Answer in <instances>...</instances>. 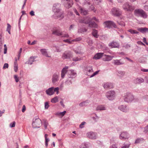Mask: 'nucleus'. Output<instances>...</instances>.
Listing matches in <instances>:
<instances>
[{"instance_id": "obj_31", "label": "nucleus", "mask_w": 148, "mask_h": 148, "mask_svg": "<svg viewBox=\"0 0 148 148\" xmlns=\"http://www.w3.org/2000/svg\"><path fill=\"white\" fill-rule=\"evenodd\" d=\"M35 58L34 57H31L29 59L27 63L28 64H32L33 62L35 61Z\"/></svg>"}, {"instance_id": "obj_7", "label": "nucleus", "mask_w": 148, "mask_h": 148, "mask_svg": "<svg viewBox=\"0 0 148 148\" xmlns=\"http://www.w3.org/2000/svg\"><path fill=\"white\" fill-rule=\"evenodd\" d=\"M111 12L112 14L115 16H119L122 14V11L118 8H114L111 10Z\"/></svg>"}, {"instance_id": "obj_61", "label": "nucleus", "mask_w": 148, "mask_h": 148, "mask_svg": "<svg viewBox=\"0 0 148 148\" xmlns=\"http://www.w3.org/2000/svg\"><path fill=\"white\" fill-rule=\"evenodd\" d=\"M123 47L126 49H127L129 48L130 46L129 45L126 44L123 45Z\"/></svg>"}, {"instance_id": "obj_59", "label": "nucleus", "mask_w": 148, "mask_h": 148, "mask_svg": "<svg viewBox=\"0 0 148 148\" xmlns=\"http://www.w3.org/2000/svg\"><path fill=\"white\" fill-rule=\"evenodd\" d=\"M73 10L74 12L76 14V15H79V13L78 12L77 10L75 8H73Z\"/></svg>"}, {"instance_id": "obj_27", "label": "nucleus", "mask_w": 148, "mask_h": 148, "mask_svg": "<svg viewBox=\"0 0 148 148\" xmlns=\"http://www.w3.org/2000/svg\"><path fill=\"white\" fill-rule=\"evenodd\" d=\"M137 30L143 33H144L146 32H148V28L146 27L138 28Z\"/></svg>"}, {"instance_id": "obj_15", "label": "nucleus", "mask_w": 148, "mask_h": 148, "mask_svg": "<svg viewBox=\"0 0 148 148\" xmlns=\"http://www.w3.org/2000/svg\"><path fill=\"white\" fill-rule=\"evenodd\" d=\"M69 67L68 66H65L62 69L61 71V77L63 79L65 77L66 74L67 73V69Z\"/></svg>"}, {"instance_id": "obj_60", "label": "nucleus", "mask_w": 148, "mask_h": 148, "mask_svg": "<svg viewBox=\"0 0 148 148\" xmlns=\"http://www.w3.org/2000/svg\"><path fill=\"white\" fill-rule=\"evenodd\" d=\"M88 43L89 45H91L93 43V41L92 40H89L88 41Z\"/></svg>"}, {"instance_id": "obj_18", "label": "nucleus", "mask_w": 148, "mask_h": 148, "mask_svg": "<svg viewBox=\"0 0 148 148\" xmlns=\"http://www.w3.org/2000/svg\"><path fill=\"white\" fill-rule=\"evenodd\" d=\"M121 59L113 60L112 63L115 65H119L123 64L124 63L123 62H121Z\"/></svg>"}, {"instance_id": "obj_14", "label": "nucleus", "mask_w": 148, "mask_h": 148, "mask_svg": "<svg viewBox=\"0 0 148 148\" xmlns=\"http://www.w3.org/2000/svg\"><path fill=\"white\" fill-rule=\"evenodd\" d=\"M73 4V0H68L63 4L66 8H69L72 7Z\"/></svg>"}, {"instance_id": "obj_42", "label": "nucleus", "mask_w": 148, "mask_h": 148, "mask_svg": "<svg viewBox=\"0 0 148 148\" xmlns=\"http://www.w3.org/2000/svg\"><path fill=\"white\" fill-rule=\"evenodd\" d=\"M143 139L141 138H138L135 141V143H137L140 142L141 141H143Z\"/></svg>"}, {"instance_id": "obj_3", "label": "nucleus", "mask_w": 148, "mask_h": 148, "mask_svg": "<svg viewBox=\"0 0 148 148\" xmlns=\"http://www.w3.org/2000/svg\"><path fill=\"white\" fill-rule=\"evenodd\" d=\"M135 16L138 17H140L144 18H146L147 17V15L143 10L141 9H136L134 11Z\"/></svg>"}, {"instance_id": "obj_5", "label": "nucleus", "mask_w": 148, "mask_h": 148, "mask_svg": "<svg viewBox=\"0 0 148 148\" xmlns=\"http://www.w3.org/2000/svg\"><path fill=\"white\" fill-rule=\"evenodd\" d=\"M42 125L41 120L39 118L33 119L32 125L34 128H39Z\"/></svg>"}, {"instance_id": "obj_52", "label": "nucleus", "mask_w": 148, "mask_h": 148, "mask_svg": "<svg viewBox=\"0 0 148 148\" xmlns=\"http://www.w3.org/2000/svg\"><path fill=\"white\" fill-rule=\"evenodd\" d=\"M53 90V93L55 92H57V94H58V90L59 88L58 87H56L55 88H54V89Z\"/></svg>"}, {"instance_id": "obj_34", "label": "nucleus", "mask_w": 148, "mask_h": 148, "mask_svg": "<svg viewBox=\"0 0 148 148\" xmlns=\"http://www.w3.org/2000/svg\"><path fill=\"white\" fill-rule=\"evenodd\" d=\"M88 103V101H86L81 103H79V106L80 107H83L86 105Z\"/></svg>"}, {"instance_id": "obj_26", "label": "nucleus", "mask_w": 148, "mask_h": 148, "mask_svg": "<svg viewBox=\"0 0 148 148\" xmlns=\"http://www.w3.org/2000/svg\"><path fill=\"white\" fill-rule=\"evenodd\" d=\"M40 51L41 53L42 54L45 56L48 57L50 58L51 57L48 56L47 52V49H41L40 50Z\"/></svg>"}, {"instance_id": "obj_12", "label": "nucleus", "mask_w": 148, "mask_h": 148, "mask_svg": "<svg viewBox=\"0 0 148 148\" xmlns=\"http://www.w3.org/2000/svg\"><path fill=\"white\" fill-rule=\"evenodd\" d=\"M119 137L120 139L124 140L125 139L128 138L129 134L126 132H123L120 134Z\"/></svg>"}, {"instance_id": "obj_30", "label": "nucleus", "mask_w": 148, "mask_h": 148, "mask_svg": "<svg viewBox=\"0 0 148 148\" xmlns=\"http://www.w3.org/2000/svg\"><path fill=\"white\" fill-rule=\"evenodd\" d=\"M88 26L91 28H96L97 27V25L94 22H90L89 23Z\"/></svg>"}, {"instance_id": "obj_47", "label": "nucleus", "mask_w": 148, "mask_h": 148, "mask_svg": "<svg viewBox=\"0 0 148 148\" xmlns=\"http://www.w3.org/2000/svg\"><path fill=\"white\" fill-rule=\"evenodd\" d=\"M81 39H82V38H80V37H78V38H77L75 39L72 40V42L79 41L80 40H81Z\"/></svg>"}, {"instance_id": "obj_20", "label": "nucleus", "mask_w": 148, "mask_h": 148, "mask_svg": "<svg viewBox=\"0 0 148 148\" xmlns=\"http://www.w3.org/2000/svg\"><path fill=\"white\" fill-rule=\"evenodd\" d=\"M109 46L111 48H119V43L116 42H113L110 43L109 44Z\"/></svg>"}, {"instance_id": "obj_24", "label": "nucleus", "mask_w": 148, "mask_h": 148, "mask_svg": "<svg viewBox=\"0 0 148 148\" xmlns=\"http://www.w3.org/2000/svg\"><path fill=\"white\" fill-rule=\"evenodd\" d=\"M104 53H97L93 58V59H98L104 56Z\"/></svg>"}, {"instance_id": "obj_23", "label": "nucleus", "mask_w": 148, "mask_h": 148, "mask_svg": "<svg viewBox=\"0 0 148 148\" xmlns=\"http://www.w3.org/2000/svg\"><path fill=\"white\" fill-rule=\"evenodd\" d=\"M69 73H70V76L69 77V78H73L75 77L76 76V73L73 70H70L69 71Z\"/></svg>"}, {"instance_id": "obj_19", "label": "nucleus", "mask_w": 148, "mask_h": 148, "mask_svg": "<svg viewBox=\"0 0 148 148\" xmlns=\"http://www.w3.org/2000/svg\"><path fill=\"white\" fill-rule=\"evenodd\" d=\"M104 56L106 57L103 58V61H109L112 60L114 57V56H112L110 55L104 54Z\"/></svg>"}, {"instance_id": "obj_56", "label": "nucleus", "mask_w": 148, "mask_h": 148, "mask_svg": "<svg viewBox=\"0 0 148 148\" xmlns=\"http://www.w3.org/2000/svg\"><path fill=\"white\" fill-rule=\"evenodd\" d=\"M99 71H95V73H93V74H92L90 76V77H92L94 76L95 75H96L98 73Z\"/></svg>"}, {"instance_id": "obj_28", "label": "nucleus", "mask_w": 148, "mask_h": 148, "mask_svg": "<svg viewBox=\"0 0 148 148\" xmlns=\"http://www.w3.org/2000/svg\"><path fill=\"white\" fill-rule=\"evenodd\" d=\"M79 10L81 14L83 15H86L88 13V11L82 8L81 7H79Z\"/></svg>"}, {"instance_id": "obj_10", "label": "nucleus", "mask_w": 148, "mask_h": 148, "mask_svg": "<svg viewBox=\"0 0 148 148\" xmlns=\"http://www.w3.org/2000/svg\"><path fill=\"white\" fill-rule=\"evenodd\" d=\"M72 57V54L70 51H65L62 54V58L63 59H70Z\"/></svg>"}, {"instance_id": "obj_25", "label": "nucleus", "mask_w": 148, "mask_h": 148, "mask_svg": "<svg viewBox=\"0 0 148 148\" xmlns=\"http://www.w3.org/2000/svg\"><path fill=\"white\" fill-rule=\"evenodd\" d=\"M144 79L141 77L137 78L136 79L134 82L135 83L137 84H140L144 82Z\"/></svg>"}, {"instance_id": "obj_2", "label": "nucleus", "mask_w": 148, "mask_h": 148, "mask_svg": "<svg viewBox=\"0 0 148 148\" xmlns=\"http://www.w3.org/2000/svg\"><path fill=\"white\" fill-rule=\"evenodd\" d=\"M134 96L130 92H128L125 93L123 96L124 101L127 103L131 102L134 101Z\"/></svg>"}, {"instance_id": "obj_1", "label": "nucleus", "mask_w": 148, "mask_h": 148, "mask_svg": "<svg viewBox=\"0 0 148 148\" xmlns=\"http://www.w3.org/2000/svg\"><path fill=\"white\" fill-rule=\"evenodd\" d=\"M60 6L59 3L55 4L53 5L52 9L54 13L53 17L55 19L61 20L64 17L63 12L60 8Z\"/></svg>"}, {"instance_id": "obj_6", "label": "nucleus", "mask_w": 148, "mask_h": 148, "mask_svg": "<svg viewBox=\"0 0 148 148\" xmlns=\"http://www.w3.org/2000/svg\"><path fill=\"white\" fill-rule=\"evenodd\" d=\"M86 135L88 138L92 140L96 139L97 137V133L92 131L87 132L86 133Z\"/></svg>"}, {"instance_id": "obj_37", "label": "nucleus", "mask_w": 148, "mask_h": 148, "mask_svg": "<svg viewBox=\"0 0 148 148\" xmlns=\"http://www.w3.org/2000/svg\"><path fill=\"white\" fill-rule=\"evenodd\" d=\"M58 101V97H56L52 99L51 100V102L53 103H56Z\"/></svg>"}, {"instance_id": "obj_45", "label": "nucleus", "mask_w": 148, "mask_h": 148, "mask_svg": "<svg viewBox=\"0 0 148 148\" xmlns=\"http://www.w3.org/2000/svg\"><path fill=\"white\" fill-rule=\"evenodd\" d=\"M44 126L45 129H47V125H48V123L46 120H45L44 123Z\"/></svg>"}, {"instance_id": "obj_63", "label": "nucleus", "mask_w": 148, "mask_h": 148, "mask_svg": "<svg viewBox=\"0 0 148 148\" xmlns=\"http://www.w3.org/2000/svg\"><path fill=\"white\" fill-rule=\"evenodd\" d=\"M117 146L115 145H112L110 146L109 148H117Z\"/></svg>"}, {"instance_id": "obj_35", "label": "nucleus", "mask_w": 148, "mask_h": 148, "mask_svg": "<svg viewBox=\"0 0 148 148\" xmlns=\"http://www.w3.org/2000/svg\"><path fill=\"white\" fill-rule=\"evenodd\" d=\"M86 70L89 73L93 72L92 66H88L86 68Z\"/></svg>"}, {"instance_id": "obj_39", "label": "nucleus", "mask_w": 148, "mask_h": 148, "mask_svg": "<svg viewBox=\"0 0 148 148\" xmlns=\"http://www.w3.org/2000/svg\"><path fill=\"white\" fill-rule=\"evenodd\" d=\"M11 28V26L9 24H7V28L6 30L8 32V33L10 34V29Z\"/></svg>"}, {"instance_id": "obj_4", "label": "nucleus", "mask_w": 148, "mask_h": 148, "mask_svg": "<svg viewBox=\"0 0 148 148\" xmlns=\"http://www.w3.org/2000/svg\"><path fill=\"white\" fill-rule=\"evenodd\" d=\"M122 8L125 11L131 12L135 9L134 6L132 5L128 2L124 3L122 5Z\"/></svg>"}, {"instance_id": "obj_58", "label": "nucleus", "mask_w": 148, "mask_h": 148, "mask_svg": "<svg viewBox=\"0 0 148 148\" xmlns=\"http://www.w3.org/2000/svg\"><path fill=\"white\" fill-rule=\"evenodd\" d=\"M70 79V78H69L68 80L66 81L67 84H68L69 85H70L72 84V82L71 80L69 79Z\"/></svg>"}, {"instance_id": "obj_13", "label": "nucleus", "mask_w": 148, "mask_h": 148, "mask_svg": "<svg viewBox=\"0 0 148 148\" xmlns=\"http://www.w3.org/2000/svg\"><path fill=\"white\" fill-rule=\"evenodd\" d=\"M59 74L54 73L52 76V83L54 84L58 82L59 79Z\"/></svg>"}, {"instance_id": "obj_64", "label": "nucleus", "mask_w": 148, "mask_h": 148, "mask_svg": "<svg viewBox=\"0 0 148 148\" xmlns=\"http://www.w3.org/2000/svg\"><path fill=\"white\" fill-rule=\"evenodd\" d=\"M130 145H127L122 147L121 148H128L129 147Z\"/></svg>"}, {"instance_id": "obj_51", "label": "nucleus", "mask_w": 148, "mask_h": 148, "mask_svg": "<svg viewBox=\"0 0 148 148\" xmlns=\"http://www.w3.org/2000/svg\"><path fill=\"white\" fill-rule=\"evenodd\" d=\"M118 24L122 26H124L125 25L123 21L118 22Z\"/></svg>"}, {"instance_id": "obj_29", "label": "nucleus", "mask_w": 148, "mask_h": 148, "mask_svg": "<svg viewBox=\"0 0 148 148\" xmlns=\"http://www.w3.org/2000/svg\"><path fill=\"white\" fill-rule=\"evenodd\" d=\"M92 34L93 36L96 38H97L99 36L98 34V31L95 29H92Z\"/></svg>"}, {"instance_id": "obj_48", "label": "nucleus", "mask_w": 148, "mask_h": 148, "mask_svg": "<svg viewBox=\"0 0 148 148\" xmlns=\"http://www.w3.org/2000/svg\"><path fill=\"white\" fill-rule=\"evenodd\" d=\"M15 121H13L10 124V126L11 127H14L15 126Z\"/></svg>"}, {"instance_id": "obj_50", "label": "nucleus", "mask_w": 148, "mask_h": 148, "mask_svg": "<svg viewBox=\"0 0 148 148\" xmlns=\"http://www.w3.org/2000/svg\"><path fill=\"white\" fill-rule=\"evenodd\" d=\"M49 107V103L47 102H46L45 103V109H47Z\"/></svg>"}, {"instance_id": "obj_21", "label": "nucleus", "mask_w": 148, "mask_h": 148, "mask_svg": "<svg viewBox=\"0 0 148 148\" xmlns=\"http://www.w3.org/2000/svg\"><path fill=\"white\" fill-rule=\"evenodd\" d=\"M53 87H51L46 91V94L49 95H51L53 94Z\"/></svg>"}, {"instance_id": "obj_32", "label": "nucleus", "mask_w": 148, "mask_h": 148, "mask_svg": "<svg viewBox=\"0 0 148 148\" xmlns=\"http://www.w3.org/2000/svg\"><path fill=\"white\" fill-rule=\"evenodd\" d=\"M125 74V72L124 71H118V72L117 75L119 77H123Z\"/></svg>"}, {"instance_id": "obj_54", "label": "nucleus", "mask_w": 148, "mask_h": 148, "mask_svg": "<svg viewBox=\"0 0 148 148\" xmlns=\"http://www.w3.org/2000/svg\"><path fill=\"white\" fill-rule=\"evenodd\" d=\"M14 78L15 79V81L16 82H18L19 81L18 78L16 75H14Z\"/></svg>"}, {"instance_id": "obj_22", "label": "nucleus", "mask_w": 148, "mask_h": 148, "mask_svg": "<svg viewBox=\"0 0 148 148\" xmlns=\"http://www.w3.org/2000/svg\"><path fill=\"white\" fill-rule=\"evenodd\" d=\"M106 110V107L103 105H99L97 106L96 109V110L97 111H102Z\"/></svg>"}, {"instance_id": "obj_9", "label": "nucleus", "mask_w": 148, "mask_h": 148, "mask_svg": "<svg viewBox=\"0 0 148 148\" xmlns=\"http://www.w3.org/2000/svg\"><path fill=\"white\" fill-rule=\"evenodd\" d=\"M115 94L114 91L110 90L106 92V95L107 98L110 100L113 99L115 97Z\"/></svg>"}, {"instance_id": "obj_11", "label": "nucleus", "mask_w": 148, "mask_h": 148, "mask_svg": "<svg viewBox=\"0 0 148 148\" xmlns=\"http://www.w3.org/2000/svg\"><path fill=\"white\" fill-rule=\"evenodd\" d=\"M118 109L121 111L126 112L129 111V108L127 105H120L118 107Z\"/></svg>"}, {"instance_id": "obj_57", "label": "nucleus", "mask_w": 148, "mask_h": 148, "mask_svg": "<svg viewBox=\"0 0 148 148\" xmlns=\"http://www.w3.org/2000/svg\"><path fill=\"white\" fill-rule=\"evenodd\" d=\"M61 36H62V37H65V38H68L69 37V35L67 34H62V35Z\"/></svg>"}, {"instance_id": "obj_55", "label": "nucleus", "mask_w": 148, "mask_h": 148, "mask_svg": "<svg viewBox=\"0 0 148 148\" xmlns=\"http://www.w3.org/2000/svg\"><path fill=\"white\" fill-rule=\"evenodd\" d=\"M8 63H5L4 64L3 69H5L6 68H8Z\"/></svg>"}, {"instance_id": "obj_38", "label": "nucleus", "mask_w": 148, "mask_h": 148, "mask_svg": "<svg viewBox=\"0 0 148 148\" xmlns=\"http://www.w3.org/2000/svg\"><path fill=\"white\" fill-rule=\"evenodd\" d=\"M87 29L86 28H80L78 29V32L79 33H82L84 32H86Z\"/></svg>"}, {"instance_id": "obj_53", "label": "nucleus", "mask_w": 148, "mask_h": 148, "mask_svg": "<svg viewBox=\"0 0 148 148\" xmlns=\"http://www.w3.org/2000/svg\"><path fill=\"white\" fill-rule=\"evenodd\" d=\"M144 132L145 133H147L148 132V125L144 127Z\"/></svg>"}, {"instance_id": "obj_36", "label": "nucleus", "mask_w": 148, "mask_h": 148, "mask_svg": "<svg viewBox=\"0 0 148 148\" xmlns=\"http://www.w3.org/2000/svg\"><path fill=\"white\" fill-rule=\"evenodd\" d=\"M66 111H64L62 112H58L56 113V114L57 115L63 116L65 114Z\"/></svg>"}, {"instance_id": "obj_43", "label": "nucleus", "mask_w": 148, "mask_h": 148, "mask_svg": "<svg viewBox=\"0 0 148 148\" xmlns=\"http://www.w3.org/2000/svg\"><path fill=\"white\" fill-rule=\"evenodd\" d=\"M84 5H90V2L89 0H85L83 3Z\"/></svg>"}, {"instance_id": "obj_17", "label": "nucleus", "mask_w": 148, "mask_h": 148, "mask_svg": "<svg viewBox=\"0 0 148 148\" xmlns=\"http://www.w3.org/2000/svg\"><path fill=\"white\" fill-rule=\"evenodd\" d=\"M53 34L57 35L58 36H61L62 35V32L58 29L56 28H54L52 31Z\"/></svg>"}, {"instance_id": "obj_8", "label": "nucleus", "mask_w": 148, "mask_h": 148, "mask_svg": "<svg viewBox=\"0 0 148 148\" xmlns=\"http://www.w3.org/2000/svg\"><path fill=\"white\" fill-rule=\"evenodd\" d=\"M105 27L108 28H112V27L114 28H116L117 26L115 23L111 21H107L103 23Z\"/></svg>"}, {"instance_id": "obj_16", "label": "nucleus", "mask_w": 148, "mask_h": 148, "mask_svg": "<svg viewBox=\"0 0 148 148\" xmlns=\"http://www.w3.org/2000/svg\"><path fill=\"white\" fill-rule=\"evenodd\" d=\"M104 88L105 89H109L113 87V86L112 83L109 82L104 83L103 84Z\"/></svg>"}, {"instance_id": "obj_40", "label": "nucleus", "mask_w": 148, "mask_h": 148, "mask_svg": "<svg viewBox=\"0 0 148 148\" xmlns=\"http://www.w3.org/2000/svg\"><path fill=\"white\" fill-rule=\"evenodd\" d=\"M81 60V58L79 57H75L73 58V61L75 62L80 61Z\"/></svg>"}, {"instance_id": "obj_62", "label": "nucleus", "mask_w": 148, "mask_h": 148, "mask_svg": "<svg viewBox=\"0 0 148 148\" xmlns=\"http://www.w3.org/2000/svg\"><path fill=\"white\" fill-rule=\"evenodd\" d=\"M141 71L144 72H148V69H146L144 68H141Z\"/></svg>"}, {"instance_id": "obj_49", "label": "nucleus", "mask_w": 148, "mask_h": 148, "mask_svg": "<svg viewBox=\"0 0 148 148\" xmlns=\"http://www.w3.org/2000/svg\"><path fill=\"white\" fill-rule=\"evenodd\" d=\"M84 19L85 21H88V24L89 23L90 21H91L90 19L88 17H86L85 18H84Z\"/></svg>"}, {"instance_id": "obj_46", "label": "nucleus", "mask_w": 148, "mask_h": 148, "mask_svg": "<svg viewBox=\"0 0 148 148\" xmlns=\"http://www.w3.org/2000/svg\"><path fill=\"white\" fill-rule=\"evenodd\" d=\"M63 41L65 42H68L69 44L71 43L72 41V40H71L70 39H68L66 40H63Z\"/></svg>"}, {"instance_id": "obj_41", "label": "nucleus", "mask_w": 148, "mask_h": 148, "mask_svg": "<svg viewBox=\"0 0 148 148\" xmlns=\"http://www.w3.org/2000/svg\"><path fill=\"white\" fill-rule=\"evenodd\" d=\"M79 22L80 23H85V24H88V21H85L84 20V18L83 19H80L79 20Z\"/></svg>"}, {"instance_id": "obj_33", "label": "nucleus", "mask_w": 148, "mask_h": 148, "mask_svg": "<svg viewBox=\"0 0 148 148\" xmlns=\"http://www.w3.org/2000/svg\"><path fill=\"white\" fill-rule=\"evenodd\" d=\"M127 31L130 33L131 34H138L139 32L137 31L133 30L132 29H130L127 30Z\"/></svg>"}, {"instance_id": "obj_44", "label": "nucleus", "mask_w": 148, "mask_h": 148, "mask_svg": "<svg viewBox=\"0 0 148 148\" xmlns=\"http://www.w3.org/2000/svg\"><path fill=\"white\" fill-rule=\"evenodd\" d=\"M86 123L85 122L83 121L79 125V127L80 128H82L84 127V125Z\"/></svg>"}]
</instances>
